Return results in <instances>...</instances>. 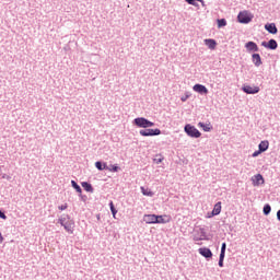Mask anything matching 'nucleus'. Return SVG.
Wrapping results in <instances>:
<instances>
[{
	"instance_id": "nucleus-15",
	"label": "nucleus",
	"mask_w": 280,
	"mask_h": 280,
	"mask_svg": "<svg viewBox=\"0 0 280 280\" xmlns=\"http://www.w3.org/2000/svg\"><path fill=\"white\" fill-rule=\"evenodd\" d=\"M269 147H270V142H268L267 140H262L258 144V150L261 151V152H266V150H268Z\"/></svg>"
},
{
	"instance_id": "nucleus-2",
	"label": "nucleus",
	"mask_w": 280,
	"mask_h": 280,
	"mask_svg": "<svg viewBox=\"0 0 280 280\" xmlns=\"http://www.w3.org/2000/svg\"><path fill=\"white\" fill-rule=\"evenodd\" d=\"M184 131L188 137H191L192 139H200V137L202 136V133H200V131L190 124L184 127Z\"/></svg>"
},
{
	"instance_id": "nucleus-36",
	"label": "nucleus",
	"mask_w": 280,
	"mask_h": 280,
	"mask_svg": "<svg viewBox=\"0 0 280 280\" xmlns=\"http://www.w3.org/2000/svg\"><path fill=\"white\" fill-rule=\"evenodd\" d=\"M112 172H119V166H113Z\"/></svg>"
},
{
	"instance_id": "nucleus-26",
	"label": "nucleus",
	"mask_w": 280,
	"mask_h": 280,
	"mask_svg": "<svg viewBox=\"0 0 280 280\" xmlns=\"http://www.w3.org/2000/svg\"><path fill=\"white\" fill-rule=\"evenodd\" d=\"M141 191L143 196H149V197H153L154 194L148 189H145L144 187H141Z\"/></svg>"
},
{
	"instance_id": "nucleus-23",
	"label": "nucleus",
	"mask_w": 280,
	"mask_h": 280,
	"mask_svg": "<svg viewBox=\"0 0 280 280\" xmlns=\"http://www.w3.org/2000/svg\"><path fill=\"white\" fill-rule=\"evenodd\" d=\"M270 211H272V208L270 207V205H265L262 212L265 215H270Z\"/></svg>"
},
{
	"instance_id": "nucleus-7",
	"label": "nucleus",
	"mask_w": 280,
	"mask_h": 280,
	"mask_svg": "<svg viewBox=\"0 0 280 280\" xmlns=\"http://www.w3.org/2000/svg\"><path fill=\"white\" fill-rule=\"evenodd\" d=\"M261 46L266 47V49L275 50L277 47H279V44L275 39H270L268 42H262Z\"/></svg>"
},
{
	"instance_id": "nucleus-6",
	"label": "nucleus",
	"mask_w": 280,
	"mask_h": 280,
	"mask_svg": "<svg viewBox=\"0 0 280 280\" xmlns=\"http://www.w3.org/2000/svg\"><path fill=\"white\" fill-rule=\"evenodd\" d=\"M242 91L247 95H256L260 90L259 86L243 85Z\"/></svg>"
},
{
	"instance_id": "nucleus-13",
	"label": "nucleus",
	"mask_w": 280,
	"mask_h": 280,
	"mask_svg": "<svg viewBox=\"0 0 280 280\" xmlns=\"http://www.w3.org/2000/svg\"><path fill=\"white\" fill-rule=\"evenodd\" d=\"M265 30L269 32V34H277L279 30L277 28V25L275 23H269L265 25Z\"/></svg>"
},
{
	"instance_id": "nucleus-34",
	"label": "nucleus",
	"mask_w": 280,
	"mask_h": 280,
	"mask_svg": "<svg viewBox=\"0 0 280 280\" xmlns=\"http://www.w3.org/2000/svg\"><path fill=\"white\" fill-rule=\"evenodd\" d=\"M219 267H220V268H224V260L219 259Z\"/></svg>"
},
{
	"instance_id": "nucleus-3",
	"label": "nucleus",
	"mask_w": 280,
	"mask_h": 280,
	"mask_svg": "<svg viewBox=\"0 0 280 280\" xmlns=\"http://www.w3.org/2000/svg\"><path fill=\"white\" fill-rule=\"evenodd\" d=\"M135 126L138 128H152L154 122L148 120V118L138 117L133 120Z\"/></svg>"
},
{
	"instance_id": "nucleus-4",
	"label": "nucleus",
	"mask_w": 280,
	"mask_h": 280,
	"mask_svg": "<svg viewBox=\"0 0 280 280\" xmlns=\"http://www.w3.org/2000/svg\"><path fill=\"white\" fill-rule=\"evenodd\" d=\"M237 21L243 25H248L253 21V15L248 11H241L237 15Z\"/></svg>"
},
{
	"instance_id": "nucleus-18",
	"label": "nucleus",
	"mask_w": 280,
	"mask_h": 280,
	"mask_svg": "<svg viewBox=\"0 0 280 280\" xmlns=\"http://www.w3.org/2000/svg\"><path fill=\"white\" fill-rule=\"evenodd\" d=\"M81 185L89 194H93V185L89 184L88 182H82Z\"/></svg>"
},
{
	"instance_id": "nucleus-1",
	"label": "nucleus",
	"mask_w": 280,
	"mask_h": 280,
	"mask_svg": "<svg viewBox=\"0 0 280 280\" xmlns=\"http://www.w3.org/2000/svg\"><path fill=\"white\" fill-rule=\"evenodd\" d=\"M59 224L63 226L65 231L67 233H70V235H73V220H71V217L69 214H63L58 220Z\"/></svg>"
},
{
	"instance_id": "nucleus-31",
	"label": "nucleus",
	"mask_w": 280,
	"mask_h": 280,
	"mask_svg": "<svg viewBox=\"0 0 280 280\" xmlns=\"http://www.w3.org/2000/svg\"><path fill=\"white\" fill-rule=\"evenodd\" d=\"M262 152L258 149V151H255L252 156L255 159L258 154H261Z\"/></svg>"
},
{
	"instance_id": "nucleus-38",
	"label": "nucleus",
	"mask_w": 280,
	"mask_h": 280,
	"mask_svg": "<svg viewBox=\"0 0 280 280\" xmlns=\"http://www.w3.org/2000/svg\"><path fill=\"white\" fill-rule=\"evenodd\" d=\"M277 220H279V222H280V210H278V212H277Z\"/></svg>"
},
{
	"instance_id": "nucleus-12",
	"label": "nucleus",
	"mask_w": 280,
	"mask_h": 280,
	"mask_svg": "<svg viewBox=\"0 0 280 280\" xmlns=\"http://www.w3.org/2000/svg\"><path fill=\"white\" fill-rule=\"evenodd\" d=\"M245 48L247 51H259V46L255 42H247Z\"/></svg>"
},
{
	"instance_id": "nucleus-41",
	"label": "nucleus",
	"mask_w": 280,
	"mask_h": 280,
	"mask_svg": "<svg viewBox=\"0 0 280 280\" xmlns=\"http://www.w3.org/2000/svg\"><path fill=\"white\" fill-rule=\"evenodd\" d=\"M158 162H159V163H161V159H160V160H158Z\"/></svg>"
},
{
	"instance_id": "nucleus-14",
	"label": "nucleus",
	"mask_w": 280,
	"mask_h": 280,
	"mask_svg": "<svg viewBox=\"0 0 280 280\" xmlns=\"http://www.w3.org/2000/svg\"><path fill=\"white\" fill-rule=\"evenodd\" d=\"M252 60H253L255 67H261V56H259V54H253Z\"/></svg>"
},
{
	"instance_id": "nucleus-33",
	"label": "nucleus",
	"mask_w": 280,
	"mask_h": 280,
	"mask_svg": "<svg viewBox=\"0 0 280 280\" xmlns=\"http://www.w3.org/2000/svg\"><path fill=\"white\" fill-rule=\"evenodd\" d=\"M221 252H225V253H226V243H222V245H221Z\"/></svg>"
},
{
	"instance_id": "nucleus-30",
	"label": "nucleus",
	"mask_w": 280,
	"mask_h": 280,
	"mask_svg": "<svg viewBox=\"0 0 280 280\" xmlns=\"http://www.w3.org/2000/svg\"><path fill=\"white\" fill-rule=\"evenodd\" d=\"M225 255H226V252L221 250L219 259L224 260Z\"/></svg>"
},
{
	"instance_id": "nucleus-40",
	"label": "nucleus",
	"mask_w": 280,
	"mask_h": 280,
	"mask_svg": "<svg viewBox=\"0 0 280 280\" xmlns=\"http://www.w3.org/2000/svg\"><path fill=\"white\" fill-rule=\"evenodd\" d=\"M186 100H187V98L183 97V98H182V102H185Z\"/></svg>"
},
{
	"instance_id": "nucleus-16",
	"label": "nucleus",
	"mask_w": 280,
	"mask_h": 280,
	"mask_svg": "<svg viewBox=\"0 0 280 280\" xmlns=\"http://www.w3.org/2000/svg\"><path fill=\"white\" fill-rule=\"evenodd\" d=\"M222 212V202H217L214 205V208L212 210V215H220V213Z\"/></svg>"
},
{
	"instance_id": "nucleus-21",
	"label": "nucleus",
	"mask_w": 280,
	"mask_h": 280,
	"mask_svg": "<svg viewBox=\"0 0 280 280\" xmlns=\"http://www.w3.org/2000/svg\"><path fill=\"white\" fill-rule=\"evenodd\" d=\"M95 167L96 170H98L100 172H103V170H108V166L106 164H102V162L97 161L95 163Z\"/></svg>"
},
{
	"instance_id": "nucleus-8",
	"label": "nucleus",
	"mask_w": 280,
	"mask_h": 280,
	"mask_svg": "<svg viewBox=\"0 0 280 280\" xmlns=\"http://www.w3.org/2000/svg\"><path fill=\"white\" fill-rule=\"evenodd\" d=\"M192 91H195L196 93H200L201 95H207V93H209L207 86L202 84H195Z\"/></svg>"
},
{
	"instance_id": "nucleus-9",
	"label": "nucleus",
	"mask_w": 280,
	"mask_h": 280,
	"mask_svg": "<svg viewBox=\"0 0 280 280\" xmlns=\"http://www.w3.org/2000/svg\"><path fill=\"white\" fill-rule=\"evenodd\" d=\"M199 254H201V256L205 257L206 259H211L213 257V253L208 247L199 248Z\"/></svg>"
},
{
	"instance_id": "nucleus-28",
	"label": "nucleus",
	"mask_w": 280,
	"mask_h": 280,
	"mask_svg": "<svg viewBox=\"0 0 280 280\" xmlns=\"http://www.w3.org/2000/svg\"><path fill=\"white\" fill-rule=\"evenodd\" d=\"M155 224H165V219H163V215H156Z\"/></svg>"
},
{
	"instance_id": "nucleus-29",
	"label": "nucleus",
	"mask_w": 280,
	"mask_h": 280,
	"mask_svg": "<svg viewBox=\"0 0 280 280\" xmlns=\"http://www.w3.org/2000/svg\"><path fill=\"white\" fill-rule=\"evenodd\" d=\"M0 218L1 220H8V215H5V212L0 211Z\"/></svg>"
},
{
	"instance_id": "nucleus-20",
	"label": "nucleus",
	"mask_w": 280,
	"mask_h": 280,
	"mask_svg": "<svg viewBox=\"0 0 280 280\" xmlns=\"http://www.w3.org/2000/svg\"><path fill=\"white\" fill-rule=\"evenodd\" d=\"M205 43L209 49H215V45H218L215 39H206Z\"/></svg>"
},
{
	"instance_id": "nucleus-37",
	"label": "nucleus",
	"mask_w": 280,
	"mask_h": 280,
	"mask_svg": "<svg viewBox=\"0 0 280 280\" xmlns=\"http://www.w3.org/2000/svg\"><path fill=\"white\" fill-rule=\"evenodd\" d=\"M0 244H3V234L0 232Z\"/></svg>"
},
{
	"instance_id": "nucleus-25",
	"label": "nucleus",
	"mask_w": 280,
	"mask_h": 280,
	"mask_svg": "<svg viewBox=\"0 0 280 280\" xmlns=\"http://www.w3.org/2000/svg\"><path fill=\"white\" fill-rule=\"evenodd\" d=\"M109 209H110L112 215L115 218V215H117V209L115 208V203H113V201L109 202Z\"/></svg>"
},
{
	"instance_id": "nucleus-17",
	"label": "nucleus",
	"mask_w": 280,
	"mask_h": 280,
	"mask_svg": "<svg viewBox=\"0 0 280 280\" xmlns=\"http://www.w3.org/2000/svg\"><path fill=\"white\" fill-rule=\"evenodd\" d=\"M186 3H188L189 5H194L195 8H199V4L198 2L196 1H199V3H201V5L205 8V0H185Z\"/></svg>"
},
{
	"instance_id": "nucleus-35",
	"label": "nucleus",
	"mask_w": 280,
	"mask_h": 280,
	"mask_svg": "<svg viewBox=\"0 0 280 280\" xmlns=\"http://www.w3.org/2000/svg\"><path fill=\"white\" fill-rule=\"evenodd\" d=\"M2 178H5L7 180H12V177L10 175H3Z\"/></svg>"
},
{
	"instance_id": "nucleus-32",
	"label": "nucleus",
	"mask_w": 280,
	"mask_h": 280,
	"mask_svg": "<svg viewBox=\"0 0 280 280\" xmlns=\"http://www.w3.org/2000/svg\"><path fill=\"white\" fill-rule=\"evenodd\" d=\"M67 203H65V205H62V206H59L58 207V209L60 210V211H65L66 209H67Z\"/></svg>"
},
{
	"instance_id": "nucleus-5",
	"label": "nucleus",
	"mask_w": 280,
	"mask_h": 280,
	"mask_svg": "<svg viewBox=\"0 0 280 280\" xmlns=\"http://www.w3.org/2000/svg\"><path fill=\"white\" fill-rule=\"evenodd\" d=\"M139 135H141V137H159L161 129H141Z\"/></svg>"
},
{
	"instance_id": "nucleus-24",
	"label": "nucleus",
	"mask_w": 280,
	"mask_h": 280,
	"mask_svg": "<svg viewBox=\"0 0 280 280\" xmlns=\"http://www.w3.org/2000/svg\"><path fill=\"white\" fill-rule=\"evenodd\" d=\"M198 126H200L205 132L211 131V127H209V125H205V122H199Z\"/></svg>"
},
{
	"instance_id": "nucleus-19",
	"label": "nucleus",
	"mask_w": 280,
	"mask_h": 280,
	"mask_svg": "<svg viewBox=\"0 0 280 280\" xmlns=\"http://www.w3.org/2000/svg\"><path fill=\"white\" fill-rule=\"evenodd\" d=\"M200 237H195L196 242H200L201 240H207V231L205 228L199 229Z\"/></svg>"
},
{
	"instance_id": "nucleus-39",
	"label": "nucleus",
	"mask_w": 280,
	"mask_h": 280,
	"mask_svg": "<svg viewBox=\"0 0 280 280\" xmlns=\"http://www.w3.org/2000/svg\"><path fill=\"white\" fill-rule=\"evenodd\" d=\"M186 100H187V98L183 97V98H182V102H185Z\"/></svg>"
},
{
	"instance_id": "nucleus-22",
	"label": "nucleus",
	"mask_w": 280,
	"mask_h": 280,
	"mask_svg": "<svg viewBox=\"0 0 280 280\" xmlns=\"http://www.w3.org/2000/svg\"><path fill=\"white\" fill-rule=\"evenodd\" d=\"M71 186L73 187V189H75L78 194H82V188L80 187V185H78L75 180H71Z\"/></svg>"
},
{
	"instance_id": "nucleus-11",
	"label": "nucleus",
	"mask_w": 280,
	"mask_h": 280,
	"mask_svg": "<svg viewBox=\"0 0 280 280\" xmlns=\"http://www.w3.org/2000/svg\"><path fill=\"white\" fill-rule=\"evenodd\" d=\"M143 222L145 224H156V214H144Z\"/></svg>"
},
{
	"instance_id": "nucleus-10",
	"label": "nucleus",
	"mask_w": 280,
	"mask_h": 280,
	"mask_svg": "<svg viewBox=\"0 0 280 280\" xmlns=\"http://www.w3.org/2000/svg\"><path fill=\"white\" fill-rule=\"evenodd\" d=\"M252 182L254 187H259V185H264V176L261 174H257L254 177H252Z\"/></svg>"
},
{
	"instance_id": "nucleus-27",
	"label": "nucleus",
	"mask_w": 280,
	"mask_h": 280,
	"mask_svg": "<svg viewBox=\"0 0 280 280\" xmlns=\"http://www.w3.org/2000/svg\"><path fill=\"white\" fill-rule=\"evenodd\" d=\"M218 27H226V20L225 19H220L218 20Z\"/></svg>"
}]
</instances>
